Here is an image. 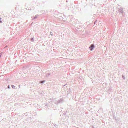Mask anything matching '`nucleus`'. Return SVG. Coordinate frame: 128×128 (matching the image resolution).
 I'll use <instances>...</instances> for the list:
<instances>
[{
  "label": "nucleus",
  "mask_w": 128,
  "mask_h": 128,
  "mask_svg": "<svg viewBox=\"0 0 128 128\" xmlns=\"http://www.w3.org/2000/svg\"><path fill=\"white\" fill-rule=\"evenodd\" d=\"M63 101V99L61 98L60 100H59L57 101H56L55 103L56 104H57L59 103H61Z\"/></svg>",
  "instance_id": "1"
},
{
  "label": "nucleus",
  "mask_w": 128,
  "mask_h": 128,
  "mask_svg": "<svg viewBox=\"0 0 128 128\" xmlns=\"http://www.w3.org/2000/svg\"><path fill=\"white\" fill-rule=\"evenodd\" d=\"M94 48V45L93 44H92L89 47V48L91 50H92Z\"/></svg>",
  "instance_id": "2"
},
{
  "label": "nucleus",
  "mask_w": 128,
  "mask_h": 128,
  "mask_svg": "<svg viewBox=\"0 0 128 128\" xmlns=\"http://www.w3.org/2000/svg\"><path fill=\"white\" fill-rule=\"evenodd\" d=\"M120 12L123 14V9L122 8H120L119 10Z\"/></svg>",
  "instance_id": "3"
},
{
  "label": "nucleus",
  "mask_w": 128,
  "mask_h": 128,
  "mask_svg": "<svg viewBox=\"0 0 128 128\" xmlns=\"http://www.w3.org/2000/svg\"><path fill=\"white\" fill-rule=\"evenodd\" d=\"M45 82L44 80L41 81H40L41 83L43 84Z\"/></svg>",
  "instance_id": "4"
},
{
  "label": "nucleus",
  "mask_w": 128,
  "mask_h": 128,
  "mask_svg": "<svg viewBox=\"0 0 128 128\" xmlns=\"http://www.w3.org/2000/svg\"><path fill=\"white\" fill-rule=\"evenodd\" d=\"M34 38H32L31 39V41L32 42H33L34 40Z\"/></svg>",
  "instance_id": "5"
},
{
  "label": "nucleus",
  "mask_w": 128,
  "mask_h": 128,
  "mask_svg": "<svg viewBox=\"0 0 128 128\" xmlns=\"http://www.w3.org/2000/svg\"><path fill=\"white\" fill-rule=\"evenodd\" d=\"M50 73H48V74H47L46 75V77H48V76L49 75H50Z\"/></svg>",
  "instance_id": "6"
},
{
  "label": "nucleus",
  "mask_w": 128,
  "mask_h": 128,
  "mask_svg": "<svg viewBox=\"0 0 128 128\" xmlns=\"http://www.w3.org/2000/svg\"><path fill=\"white\" fill-rule=\"evenodd\" d=\"M36 16H36L34 18H33L32 19V20H33L34 19H35L36 18H37V17Z\"/></svg>",
  "instance_id": "7"
},
{
  "label": "nucleus",
  "mask_w": 128,
  "mask_h": 128,
  "mask_svg": "<svg viewBox=\"0 0 128 128\" xmlns=\"http://www.w3.org/2000/svg\"><path fill=\"white\" fill-rule=\"evenodd\" d=\"M11 86L13 88H14L15 86L14 85H12Z\"/></svg>",
  "instance_id": "8"
},
{
  "label": "nucleus",
  "mask_w": 128,
  "mask_h": 128,
  "mask_svg": "<svg viewBox=\"0 0 128 128\" xmlns=\"http://www.w3.org/2000/svg\"><path fill=\"white\" fill-rule=\"evenodd\" d=\"M97 22V20H96L94 22V25Z\"/></svg>",
  "instance_id": "9"
},
{
  "label": "nucleus",
  "mask_w": 128,
  "mask_h": 128,
  "mask_svg": "<svg viewBox=\"0 0 128 128\" xmlns=\"http://www.w3.org/2000/svg\"><path fill=\"white\" fill-rule=\"evenodd\" d=\"M2 19L1 18H0V22L2 23V21L0 20Z\"/></svg>",
  "instance_id": "10"
},
{
  "label": "nucleus",
  "mask_w": 128,
  "mask_h": 128,
  "mask_svg": "<svg viewBox=\"0 0 128 128\" xmlns=\"http://www.w3.org/2000/svg\"><path fill=\"white\" fill-rule=\"evenodd\" d=\"M2 52H1L0 54V57L2 55Z\"/></svg>",
  "instance_id": "11"
},
{
  "label": "nucleus",
  "mask_w": 128,
  "mask_h": 128,
  "mask_svg": "<svg viewBox=\"0 0 128 128\" xmlns=\"http://www.w3.org/2000/svg\"><path fill=\"white\" fill-rule=\"evenodd\" d=\"M8 88H10V86H9V85H8Z\"/></svg>",
  "instance_id": "12"
},
{
  "label": "nucleus",
  "mask_w": 128,
  "mask_h": 128,
  "mask_svg": "<svg viewBox=\"0 0 128 128\" xmlns=\"http://www.w3.org/2000/svg\"><path fill=\"white\" fill-rule=\"evenodd\" d=\"M50 34L52 35V36L53 34H52L50 33Z\"/></svg>",
  "instance_id": "13"
},
{
  "label": "nucleus",
  "mask_w": 128,
  "mask_h": 128,
  "mask_svg": "<svg viewBox=\"0 0 128 128\" xmlns=\"http://www.w3.org/2000/svg\"><path fill=\"white\" fill-rule=\"evenodd\" d=\"M19 87H20V86L19 85Z\"/></svg>",
  "instance_id": "14"
},
{
  "label": "nucleus",
  "mask_w": 128,
  "mask_h": 128,
  "mask_svg": "<svg viewBox=\"0 0 128 128\" xmlns=\"http://www.w3.org/2000/svg\"><path fill=\"white\" fill-rule=\"evenodd\" d=\"M65 85H64V86H65Z\"/></svg>",
  "instance_id": "15"
}]
</instances>
